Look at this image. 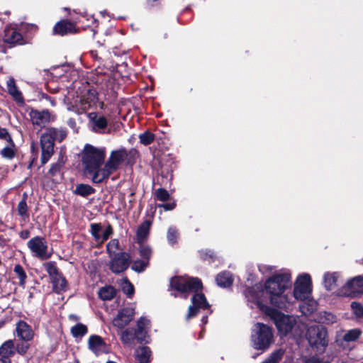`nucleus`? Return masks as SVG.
<instances>
[{
  "instance_id": "obj_44",
  "label": "nucleus",
  "mask_w": 363,
  "mask_h": 363,
  "mask_svg": "<svg viewBox=\"0 0 363 363\" xmlns=\"http://www.w3.org/2000/svg\"><path fill=\"white\" fill-rule=\"evenodd\" d=\"M140 142L145 145H150L155 139V135L150 132H145L139 135Z\"/></svg>"
},
{
  "instance_id": "obj_59",
  "label": "nucleus",
  "mask_w": 363,
  "mask_h": 363,
  "mask_svg": "<svg viewBox=\"0 0 363 363\" xmlns=\"http://www.w3.org/2000/svg\"><path fill=\"white\" fill-rule=\"evenodd\" d=\"M272 269H273L272 266L265 265V264L259 265V270L262 274H265L267 272H271V271H272Z\"/></svg>"
},
{
  "instance_id": "obj_12",
  "label": "nucleus",
  "mask_w": 363,
  "mask_h": 363,
  "mask_svg": "<svg viewBox=\"0 0 363 363\" xmlns=\"http://www.w3.org/2000/svg\"><path fill=\"white\" fill-rule=\"evenodd\" d=\"M131 257L125 252H118L113 257H111L109 263L110 269L116 274L123 272L128 269Z\"/></svg>"
},
{
  "instance_id": "obj_8",
  "label": "nucleus",
  "mask_w": 363,
  "mask_h": 363,
  "mask_svg": "<svg viewBox=\"0 0 363 363\" xmlns=\"http://www.w3.org/2000/svg\"><path fill=\"white\" fill-rule=\"evenodd\" d=\"M307 338L311 345L316 348H325L328 344L327 330L322 325H312L307 331Z\"/></svg>"
},
{
  "instance_id": "obj_26",
  "label": "nucleus",
  "mask_w": 363,
  "mask_h": 363,
  "mask_svg": "<svg viewBox=\"0 0 363 363\" xmlns=\"http://www.w3.org/2000/svg\"><path fill=\"white\" fill-rule=\"evenodd\" d=\"M150 225V221L145 220L138 227L137 230V240L139 243L143 242L147 237Z\"/></svg>"
},
{
  "instance_id": "obj_25",
  "label": "nucleus",
  "mask_w": 363,
  "mask_h": 363,
  "mask_svg": "<svg viewBox=\"0 0 363 363\" xmlns=\"http://www.w3.org/2000/svg\"><path fill=\"white\" fill-rule=\"evenodd\" d=\"M217 284L220 287H228L233 284V277L229 272H223L216 278Z\"/></svg>"
},
{
  "instance_id": "obj_11",
  "label": "nucleus",
  "mask_w": 363,
  "mask_h": 363,
  "mask_svg": "<svg viewBox=\"0 0 363 363\" xmlns=\"http://www.w3.org/2000/svg\"><path fill=\"white\" fill-rule=\"evenodd\" d=\"M273 319L279 332L282 335H286L289 333L296 323L293 316L277 311L273 313Z\"/></svg>"
},
{
  "instance_id": "obj_10",
  "label": "nucleus",
  "mask_w": 363,
  "mask_h": 363,
  "mask_svg": "<svg viewBox=\"0 0 363 363\" xmlns=\"http://www.w3.org/2000/svg\"><path fill=\"white\" fill-rule=\"evenodd\" d=\"M97 92L94 89H88L76 101V112L79 114L93 108L97 103Z\"/></svg>"
},
{
  "instance_id": "obj_52",
  "label": "nucleus",
  "mask_w": 363,
  "mask_h": 363,
  "mask_svg": "<svg viewBox=\"0 0 363 363\" xmlns=\"http://www.w3.org/2000/svg\"><path fill=\"white\" fill-rule=\"evenodd\" d=\"M62 166H63V162H56V163L52 164V166L49 170V174L52 177L55 176L57 174H58L60 172Z\"/></svg>"
},
{
  "instance_id": "obj_49",
  "label": "nucleus",
  "mask_w": 363,
  "mask_h": 363,
  "mask_svg": "<svg viewBox=\"0 0 363 363\" xmlns=\"http://www.w3.org/2000/svg\"><path fill=\"white\" fill-rule=\"evenodd\" d=\"M135 337L140 342L146 341L147 330L137 328L135 331Z\"/></svg>"
},
{
  "instance_id": "obj_5",
  "label": "nucleus",
  "mask_w": 363,
  "mask_h": 363,
  "mask_svg": "<svg viewBox=\"0 0 363 363\" xmlns=\"http://www.w3.org/2000/svg\"><path fill=\"white\" fill-rule=\"evenodd\" d=\"M312 292V281L311 276L308 274L303 273L300 274L294 282L293 295H291L293 300L304 301L308 300Z\"/></svg>"
},
{
  "instance_id": "obj_23",
  "label": "nucleus",
  "mask_w": 363,
  "mask_h": 363,
  "mask_svg": "<svg viewBox=\"0 0 363 363\" xmlns=\"http://www.w3.org/2000/svg\"><path fill=\"white\" fill-rule=\"evenodd\" d=\"M16 352L13 341L7 340L0 347V356L10 359Z\"/></svg>"
},
{
  "instance_id": "obj_7",
  "label": "nucleus",
  "mask_w": 363,
  "mask_h": 363,
  "mask_svg": "<svg viewBox=\"0 0 363 363\" xmlns=\"http://www.w3.org/2000/svg\"><path fill=\"white\" fill-rule=\"evenodd\" d=\"M363 294V275L354 277L336 291V295L342 297H356Z\"/></svg>"
},
{
  "instance_id": "obj_32",
  "label": "nucleus",
  "mask_w": 363,
  "mask_h": 363,
  "mask_svg": "<svg viewBox=\"0 0 363 363\" xmlns=\"http://www.w3.org/2000/svg\"><path fill=\"white\" fill-rule=\"evenodd\" d=\"M118 284L122 291L128 297L130 298L134 294L133 285L129 281L127 278H122L118 280Z\"/></svg>"
},
{
  "instance_id": "obj_19",
  "label": "nucleus",
  "mask_w": 363,
  "mask_h": 363,
  "mask_svg": "<svg viewBox=\"0 0 363 363\" xmlns=\"http://www.w3.org/2000/svg\"><path fill=\"white\" fill-rule=\"evenodd\" d=\"M7 91L9 94L18 104L24 103V99L21 91L18 89L13 77H10L6 82Z\"/></svg>"
},
{
  "instance_id": "obj_37",
  "label": "nucleus",
  "mask_w": 363,
  "mask_h": 363,
  "mask_svg": "<svg viewBox=\"0 0 363 363\" xmlns=\"http://www.w3.org/2000/svg\"><path fill=\"white\" fill-rule=\"evenodd\" d=\"M43 265L51 279L60 274L54 262H46Z\"/></svg>"
},
{
  "instance_id": "obj_36",
  "label": "nucleus",
  "mask_w": 363,
  "mask_h": 363,
  "mask_svg": "<svg viewBox=\"0 0 363 363\" xmlns=\"http://www.w3.org/2000/svg\"><path fill=\"white\" fill-rule=\"evenodd\" d=\"M149 265V261L146 259H137L132 264L131 269L138 273L143 272Z\"/></svg>"
},
{
  "instance_id": "obj_60",
  "label": "nucleus",
  "mask_w": 363,
  "mask_h": 363,
  "mask_svg": "<svg viewBox=\"0 0 363 363\" xmlns=\"http://www.w3.org/2000/svg\"><path fill=\"white\" fill-rule=\"evenodd\" d=\"M29 235H30V233L28 230H23V231L21 232V233H20V237L22 239H26L29 237Z\"/></svg>"
},
{
  "instance_id": "obj_22",
  "label": "nucleus",
  "mask_w": 363,
  "mask_h": 363,
  "mask_svg": "<svg viewBox=\"0 0 363 363\" xmlns=\"http://www.w3.org/2000/svg\"><path fill=\"white\" fill-rule=\"evenodd\" d=\"M74 23L65 21L57 23L54 27V32L61 35L74 33Z\"/></svg>"
},
{
  "instance_id": "obj_13",
  "label": "nucleus",
  "mask_w": 363,
  "mask_h": 363,
  "mask_svg": "<svg viewBox=\"0 0 363 363\" xmlns=\"http://www.w3.org/2000/svg\"><path fill=\"white\" fill-rule=\"evenodd\" d=\"M54 140L45 130L40 137V145L42 150L41 163L43 164L48 162L54 152Z\"/></svg>"
},
{
  "instance_id": "obj_40",
  "label": "nucleus",
  "mask_w": 363,
  "mask_h": 363,
  "mask_svg": "<svg viewBox=\"0 0 363 363\" xmlns=\"http://www.w3.org/2000/svg\"><path fill=\"white\" fill-rule=\"evenodd\" d=\"M119 247V242L117 239L111 240L106 245V250L109 254V257H113L116 254H118L116 251Z\"/></svg>"
},
{
  "instance_id": "obj_51",
  "label": "nucleus",
  "mask_w": 363,
  "mask_h": 363,
  "mask_svg": "<svg viewBox=\"0 0 363 363\" xmlns=\"http://www.w3.org/2000/svg\"><path fill=\"white\" fill-rule=\"evenodd\" d=\"M199 255L203 260L213 259L214 257V253L211 250H202L199 251Z\"/></svg>"
},
{
  "instance_id": "obj_27",
  "label": "nucleus",
  "mask_w": 363,
  "mask_h": 363,
  "mask_svg": "<svg viewBox=\"0 0 363 363\" xmlns=\"http://www.w3.org/2000/svg\"><path fill=\"white\" fill-rule=\"evenodd\" d=\"M301 302L299 308L303 315H308L315 311L317 304L314 300L309 298L308 300Z\"/></svg>"
},
{
  "instance_id": "obj_48",
  "label": "nucleus",
  "mask_w": 363,
  "mask_h": 363,
  "mask_svg": "<svg viewBox=\"0 0 363 363\" xmlns=\"http://www.w3.org/2000/svg\"><path fill=\"white\" fill-rule=\"evenodd\" d=\"M155 196H156L157 199L159 201H166L169 199L170 194L166 189H164L163 188H160L156 190Z\"/></svg>"
},
{
  "instance_id": "obj_50",
  "label": "nucleus",
  "mask_w": 363,
  "mask_h": 363,
  "mask_svg": "<svg viewBox=\"0 0 363 363\" xmlns=\"http://www.w3.org/2000/svg\"><path fill=\"white\" fill-rule=\"evenodd\" d=\"M14 272L18 275L21 283L23 284L26 278V274L22 267L19 264L16 265L14 267Z\"/></svg>"
},
{
  "instance_id": "obj_45",
  "label": "nucleus",
  "mask_w": 363,
  "mask_h": 363,
  "mask_svg": "<svg viewBox=\"0 0 363 363\" xmlns=\"http://www.w3.org/2000/svg\"><path fill=\"white\" fill-rule=\"evenodd\" d=\"M179 237L178 230L174 227H169L167 232V240L169 244L174 245L177 242Z\"/></svg>"
},
{
  "instance_id": "obj_9",
  "label": "nucleus",
  "mask_w": 363,
  "mask_h": 363,
  "mask_svg": "<svg viewBox=\"0 0 363 363\" xmlns=\"http://www.w3.org/2000/svg\"><path fill=\"white\" fill-rule=\"evenodd\" d=\"M28 249L33 257L40 260H45L52 256L48 252V246L45 239L40 236H35L31 238L27 243Z\"/></svg>"
},
{
  "instance_id": "obj_61",
  "label": "nucleus",
  "mask_w": 363,
  "mask_h": 363,
  "mask_svg": "<svg viewBox=\"0 0 363 363\" xmlns=\"http://www.w3.org/2000/svg\"><path fill=\"white\" fill-rule=\"evenodd\" d=\"M337 363H350L348 357H343L338 359Z\"/></svg>"
},
{
  "instance_id": "obj_16",
  "label": "nucleus",
  "mask_w": 363,
  "mask_h": 363,
  "mask_svg": "<svg viewBox=\"0 0 363 363\" xmlns=\"http://www.w3.org/2000/svg\"><path fill=\"white\" fill-rule=\"evenodd\" d=\"M134 314L133 308H123L118 311L116 317L113 320V325L118 328H123L133 320Z\"/></svg>"
},
{
  "instance_id": "obj_21",
  "label": "nucleus",
  "mask_w": 363,
  "mask_h": 363,
  "mask_svg": "<svg viewBox=\"0 0 363 363\" xmlns=\"http://www.w3.org/2000/svg\"><path fill=\"white\" fill-rule=\"evenodd\" d=\"M22 40V35L15 28L7 27L4 30V40L6 43L16 44Z\"/></svg>"
},
{
  "instance_id": "obj_28",
  "label": "nucleus",
  "mask_w": 363,
  "mask_h": 363,
  "mask_svg": "<svg viewBox=\"0 0 363 363\" xmlns=\"http://www.w3.org/2000/svg\"><path fill=\"white\" fill-rule=\"evenodd\" d=\"M46 131L55 142H62L67 137V131L64 128H49Z\"/></svg>"
},
{
  "instance_id": "obj_14",
  "label": "nucleus",
  "mask_w": 363,
  "mask_h": 363,
  "mask_svg": "<svg viewBox=\"0 0 363 363\" xmlns=\"http://www.w3.org/2000/svg\"><path fill=\"white\" fill-rule=\"evenodd\" d=\"M28 112L30 121L35 126L43 128L50 123L51 120L50 113L47 109L38 111L33 108H29Z\"/></svg>"
},
{
  "instance_id": "obj_41",
  "label": "nucleus",
  "mask_w": 363,
  "mask_h": 363,
  "mask_svg": "<svg viewBox=\"0 0 363 363\" xmlns=\"http://www.w3.org/2000/svg\"><path fill=\"white\" fill-rule=\"evenodd\" d=\"M13 146L14 144L13 140H11V143H9V145L1 150V156L7 159L13 158L14 156Z\"/></svg>"
},
{
  "instance_id": "obj_4",
  "label": "nucleus",
  "mask_w": 363,
  "mask_h": 363,
  "mask_svg": "<svg viewBox=\"0 0 363 363\" xmlns=\"http://www.w3.org/2000/svg\"><path fill=\"white\" fill-rule=\"evenodd\" d=\"M251 342L255 350H267L274 342L272 328L265 324L257 323L252 329Z\"/></svg>"
},
{
  "instance_id": "obj_20",
  "label": "nucleus",
  "mask_w": 363,
  "mask_h": 363,
  "mask_svg": "<svg viewBox=\"0 0 363 363\" xmlns=\"http://www.w3.org/2000/svg\"><path fill=\"white\" fill-rule=\"evenodd\" d=\"M340 278L338 272H326L323 275V285L326 290L332 291L337 286V282Z\"/></svg>"
},
{
  "instance_id": "obj_31",
  "label": "nucleus",
  "mask_w": 363,
  "mask_h": 363,
  "mask_svg": "<svg viewBox=\"0 0 363 363\" xmlns=\"http://www.w3.org/2000/svg\"><path fill=\"white\" fill-rule=\"evenodd\" d=\"M94 189L89 184H80L77 185L74 194L83 197L88 196L94 192Z\"/></svg>"
},
{
  "instance_id": "obj_6",
  "label": "nucleus",
  "mask_w": 363,
  "mask_h": 363,
  "mask_svg": "<svg viewBox=\"0 0 363 363\" xmlns=\"http://www.w3.org/2000/svg\"><path fill=\"white\" fill-rule=\"evenodd\" d=\"M128 157V152L125 148L113 150L104 165V169L101 172L100 178H108L118 167L123 164Z\"/></svg>"
},
{
  "instance_id": "obj_24",
  "label": "nucleus",
  "mask_w": 363,
  "mask_h": 363,
  "mask_svg": "<svg viewBox=\"0 0 363 363\" xmlns=\"http://www.w3.org/2000/svg\"><path fill=\"white\" fill-rule=\"evenodd\" d=\"M151 355L149 347L143 346L135 350V357L139 363H148Z\"/></svg>"
},
{
  "instance_id": "obj_64",
  "label": "nucleus",
  "mask_w": 363,
  "mask_h": 363,
  "mask_svg": "<svg viewBox=\"0 0 363 363\" xmlns=\"http://www.w3.org/2000/svg\"><path fill=\"white\" fill-rule=\"evenodd\" d=\"M84 17H86V20H87V21H89V18H90V19L91 20V22H92V23H96V18H94L92 16H89L88 14H86V15L84 16Z\"/></svg>"
},
{
  "instance_id": "obj_35",
  "label": "nucleus",
  "mask_w": 363,
  "mask_h": 363,
  "mask_svg": "<svg viewBox=\"0 0 363 363\" xmlns=\"http://www.w3.org/2000/svg\"><path fill=\"white\" fill-rule=\"evenodd\" d=\"M87 332V327L82 323H77L71 328V333L74 337H82Z\"/></svg>"
},
{
  "instance_id": "obj_33",
  "label": "nucleus",
  "mask_w": 363,
  "mask_h": 363,
  "mask_svg": "<svg viewBox=\"0 0 363 363\" xmlns=\"http://www.w3.org/2000/svg\"><path fill=\"white\" fill-rule=\"evenodd\" d=\"M362 331L359 329L349 330L345 332L342 339L345 342H354L360 337Z\"/></svg>"
},
{
  "instance_id": "obj_55",
  "label": "nucleus",
  "mask_w": 363,
  "mask_h": 363,
  "mask_svg": "<svg viewBox=\"0 0 363 363\" xmlns=\"http://www.w3.org/2000/svg\"><path fill=\"white\" fill-rule=\"evenodd\" d=\"M29 348V345L27 343H20L18 344L16 347V351H17L19 354H25Z\"/></svg>"
},
{
  "instance_id": "obj_54",
  "label": "nucleus",
  "mask_w": 363,
  "mask_h": 363,
  "mask_svg": "<svg viewBox=\"0 0 363 363\" xmlns=\"http://www.w3.org/2000/svg\"><path fill=\"white\" fill-rule=\"evenodd\" d=\"M150 327V320L147 319L146 318H140L137 323V328H142V329H146L149 328Z\"/></svg>"
},
{
  "instance_id": "obj_39",
  "label": "nucleus",
  "mask_w": 363,
  "mask_h": 363,
  "mask_svg": "<svg viewBox=\"0 0 363 363\" xmlns=\"http://www.w3.org/2000/svg\"><path fill=\"white\" fill-rule=\"evenodd\" d=\"M135 337V333L132 329H126L121 332V340L124 344H130Z\"/></svg>"
},
{
  "instance_id": "obj_47",
  "label": "nucleus",
  "mask_w": 363,
  "mask_h": 363,
  "mask_svg": "<svg viewBox=\"0 0 363 363\" xmlns=\"http://www.w3.org/2000/svg\"><path fill=\"white\" fill-rule=\"evenodd\" d=\"M352 313L357 318H363V306L359 302H352L351 303Z\"/></svg>"
},
{
  "instance_id": "obj_34",
  "label": "nucleus",
  "mask_w": 363,
  "mask_h": 363,
  "mask_svg": "<svg viewBox=\"0 0 363 363\" xmlns=\"http://www.w3.org/2000/svg\"><path fill=\"white\" fill-rule=\"evenodd\" d=\"M284 352H285L283 349H278L271 353L269 357L262 363H279L284 354Z\"/></svg>"
},
{
  "instance_id": "obj_62",
  "label": "nucleus",
  "mask_w": 363,
  "mask_h": 363,
  "mask_svg": "<svg viewBox=\"0 0 363 363\" xmlns=\"http://www.w3.org/2000/svg\"><path fill=\"white\" fill-rule=\"evenodd\" d=\"M67 124L72 128H74L76 127V122L72 118H70V119L68 120Z\"/></svg>"
},
{
  "instance_id": "obj_57",
  "label": "nucleus",
  "mask_w": 363,
  "mask_h": 363,
  "mask_svg": "<svg viewBox=\"0 0 363 363\" xmlns=\"http://www.w3.org/2000/svg\"><path fill=\"white\" fill-rule=\"evenodd\" d=\"M0 138L5 140L8 143H11L12 140L11 135L5 128H0Z\"/></svg>"
},
{
  "instance_id": "obj_56",
  "label": "nucleus",
  "mask_w": 363,
  "mask_h": 363,
  "mask_svg": "<svg viewBox=\"0 0 363 363\" xmlns=\"http://www.w3.org/2000/svg\"><path fill=\"white\" fill-rule=\"evenodd\" d=\"M305 363H330L328 360H324L323 359L318 357L313 356L306 359Z\"/></svg>"
},
{
  "instance_id": "obj_30",
  "label": "nucleus",
  "mask_w": 363,
  "mask_h": 363,
  "mask_svg": "<svg viewBox=\"0 0 363 363\" xmlns=\"http://www.w3.org/2000/svg\"><path fill=\"white\" fill-rule=\"evenodd\" d=\"M99 296L104 301L112 299L116 295V289L111 286H106L99 291Z\"/></svg>"
},
{
  "instance_id": "obj_15",
  "label": "nucleus",
  "mask_w": 363,
  "mask_h": 363,
  "mask_svg": "<svg viewBox=\"0 0 363 363\" xmlns=\"http://www.w3.org/2000/svg\"><path fill=\"white\" fill-rule=\"evenodd\" d=\"M88 348L95 355L99 356L103 353L109 352V347L103 338L97 335H92L88 340Z\"/></svg>"
},
{
  "instance_id": "obj_29",
  "label": "nucleus",
  "mask_w": 363,
  "mask_h": 363,
  "mask_svg": "<svg viewBox=\"0 0 363 363\" xmlns=\"http://www.w3.org/2000/svg\"><path fill=\"white\" fill-rule=\"evenodd\" d=\"M53 289L57 293L65 291L67 289V281L61 274L51 279Z\"/></svg>"
},
{
  "instance_id": "obj_18",
  "label": "nucleus",
  "mask_w": 363,
  "mask_h": 363,
  "mask_svg": "<svg viewBox=\"0 0 363 363\" xmlns=\"http://www.w3.org/2000/svg\"><path fill=\"white\" fill-rule=\"evenodd\" d=\"M16 334L20 340L24 342L30 341L34 337L32 328L23 320H20L16 323Z\"/></svg>"
},
{
  "instance_id": "obj_46",
  "label": "nucleus",
  "mask_w": 363,
  "mask_h": 363,
  "mask_svg": "<svg viewBox=\"0 0 363 363\" xmlns=\"http://www.w3.org/2000/svg\"><path fill=\"white\" fill-rule=\"evenodd\" d=\"M140 255L144 259L149 261L151 255L152 250L150 247L147 245L143 244V242L140 243Z\"/></svg>"
},
{
  "instance_id": "obj_3",
  "label": "nucleus",
  "mask_w": 363,
  "mask_h": 363,
  "mask_svg": "<svg viewBox=\"0 0 363 363\" xmlns=\"http://www.w3.org/2000/svg\"><path fill=\"white\" fill-rule=\"evenodd\" d=\"M106 157L105 147H96L90 144H86L82 152V164L87 174L91 175V180L94 183L102 182L106 178L98 177L104 169L101 167L104 163Z\"/></svg>"
},
{
  "instance_id": "obj_2",
  "label": "nucleus",
  "mask_w": 363,
  "mask_h": 363,
  "mask_svg": "<svg viewBox=\"0 0 363 363\" xmlns=\"http://www.w3.org/2000/svg\"><path fill=\"white\" fill-rule=\"evenodd\" d=\"M202 287V284L198 278L189 277H175L170 280V288L172 295L181 296L186 298L190 293H194L189 306L186 319L189 320L196 316L199 310L208 309L210 305L206 301L204 294L197 293V291Z\"/></svg>"
},
{
  "instance_id": "obj_63",
  "label": "nucleus",
  "mask_w": 363,
  "mask_h": 363,
  "mask_svg": "<svg viewBox=\"0 0 363 363\" xmlns=\"http://www.w3.org/2000/svg\"><path fill=\"white\" fill-rule=\"evenodd\" d=\"M0 363H11L10 359L0 356Z\"/></svg>"
},
{
  "instance_id": "obj_17",
  "label": "nucleus",
  "mask_w": 363,
  "mask_h": 363,
  "mask_svg": "<svg viewBox=\"0 0 363 363\" xmlns=\"http://www.w3.org/2000/svg\"><path fill=\"white\" fill-rule=\"evenodd\" d=\"M91 129L97 133H103L108 125L107 119L103 116H99L95 112L88 115Z\"/></svg>"
},
{
  "instance_id": "obj_38",
  "label": "nucleus",
  "mask_w": 363,
  "mask_h": 363,
  "mask_svg": "<svg viewBox=\"0 0 363 363\" xmlns=\"http://www.w3.org/2000/svg\"><path fill=\"white\" fill-rule=\"evenodd\" d=\"M102 227L99 223H91L90 225V233L95 240L100 243Z\"/></svg>"
},
{
  "instance_id": "obj_53",
  "label": "nucleus",
  "mask_w": 363,
  "mask_h": 363,
  "mask_svg": "<svg viewBox=\"0 0 363 363\" xmlns=\"http://www.w3.org/2000/svg\"><path fill=\"white\" fill-rule=\"evenodd\" d=\"M112 233L113 230L111 225H108L104 230H102L100 243H103L104 241H106Z\"/></svg>"
},
{
  "instance_id": "obj_43",
  "label": "nucleus",
  "mask_w": 363,
  "mask_h": 363,
  "mask_svg": "<svg viewBox=\"0 0 363 363\" xmlns=\"http://www.w3.org/2000/svg\"><path fill=\"white\" fill-rule=\"evenodd\" d=\"M320 320L324 324H333L337 320V318L331 313L324 311L320 314Z\"/></svg>"
},
{
  "instance_id": "obj_58",
  "label": "nucleus",
  "mask_w": 363,
  "mask_h": 363,
  "mask_svg": "<svg viewBox=\"0 0 363 363\" xmlns=\"http://www.w3.org/2000/svg\"><path fill=\"white\" fill-rule=\"evenodd\" d=\"M176 206L175 203H168L164 204H159L158 207L163 208L165 211H171L173 210Z\"/></svg>"
},
{
  "instance_id": "obj_42",
  "label": "nucleus",
  "mask_w": 363,
  "mask_h": 363,
  "mask_svg": "<svg viewBox=\"0 0 363 363\" xmlns=\"http://www.w3.org/2000/svg\"><path fill=\"white\" fill-rule=\"evenodd\" d=\"M17 211L19 216L23 219L28 218V206L25 199H22L18 204Z\"/></svg>"
},
{
  "instance_id": "obj_1",
  "label": "nucleus",
  "mask_w": 363,
  "mask_h": 363,
  "mask_svg": "<svg viewBox=\"0 0 363 363\" xmlns=\"http://www.w3.org/2000/svg\"><path fill=\"white\" fill-rule=\"evenodd\" d=\"M291 274L289 272L277 273L266 279L263 290L259 286L247 288L245 291V297L249 303L254 304L262 311L267 312L269 310V308L263 304L262 296L264 293L272 306L279 308H288L293 305L291 294L285 293L291 285Z\"/></svg>"
}]
</instances>
